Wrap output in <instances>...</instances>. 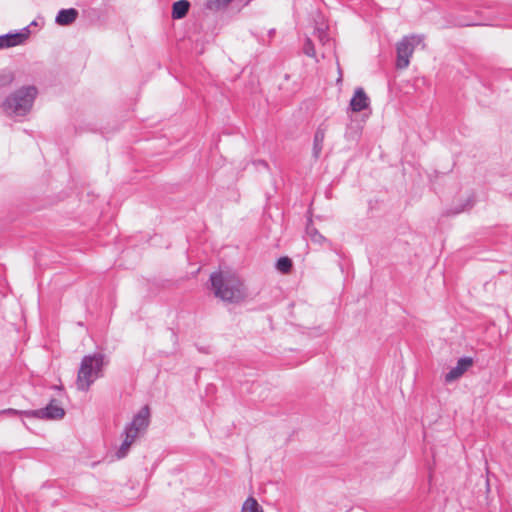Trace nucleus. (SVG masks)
Wrapping results in <instances>:
<instances>
[{"mask_svg":"<svg viewBox=\"0 0 512 512\" xmlns=\"http://www.w3.org/2000/svg\"><path fill=\"white\" fill-rule=\"evenodd\" d=\"M306 233L310 240L316 244L323 245L328 242V240L320 234L314 227L308 225L306 228Z\"/></svg>","mask_w":512,"mask_h":512,"instance_id":"4468645a","label":"nucleus"},{"mask_svg":"<svg viewBox=\"0 0 512 512\" xmlns=\"http://www.w3.org/2000/svg\"><path fill=\"white\" fill-rule=\"evenodd\" d=\"M150 411L148 406L142 407L133 417L130 424L125 427L124 439L116 452V457L122 459L126 457L131 445L135 440L146 431L149 425Z\"/></svg>","mask_w":512,"mask_h":512,"instance_id":"7ed1b4c3","label":"nucleus"},{"mask_svg":"<svg viewBox=\"0 0 512 512\" xmlns=\"http://www.w3.org/2000/svg\"><path fill=\"white\" fill-rule=\"evenodd\" d=\"M190 8V3L187 0H179L173 3L172 18L175 20L182 19L186 16Z\"/></svg>","mask_w":512,"mask_h":512,"instance_id":"9b49d317","label":"nucleus"},{"mask_svg":"<svg viewBox=\"0 0 512 512\" xmlns=\"http://www.w3.org/2000/svg\"><path fill=\"white\" fill-rule=\"evenodd\" d=\"M231 0H210V7L215 3L217 7L228 4Z\"/></svg>","mask_w":512,"mask_h":512,"instance_id":"6ab92c4d","label":"nucleus"},{"mask_svg":"<svg viewBox=\"0 0 512 512\" xmlns=\"http://www.w3.org/2000/svg\"><path fill=\"white\" fill-rule=\"evenodd\" d=\"M315 36L318 38L319 42L323 45H331V39L328 34V26L325 23H320L315 27L314 30Z\"/></svg>","mask_w":512,"mask_h":512,"instance_id":"ddd939ff","label":"nucleus"},{"mask_svg":"<svg viewBox=\"0 0 512 512\" xmlns=\"http://www.w3.org/2000/svg\"><path fill=\"white\" fill-rule=\"evenodd\" d=\"M471 358H461L458 360L456 367L452 368L445 376L446 382H452L463 375V373L472 365Z\"/></svg>","mask_w":512,"mask_h":512,"instance_id":"1a4fd4ad","label":"nucleus"},{"mask_svg":"<svg viewBox=\"0 0 512 512\" xmlns=\"http://www.w3.org/2000/svg\"><path fill=\"white\" fill-rule=\"evenodd\" d=\"M325 134L326 127L324 125L319 126L314 135L313 152L315 157H318L322 151Z\"/></svg>","mask_w":512,"mask_h":512,"instance_id":"f8f14e48","label":"nucleus"},{"mask_svg":"<svg viewBox=\"0 0 512 512\" xmlns=\"http://www.w3.org/2000/svg\"><path fill=\"white\" fill-rule=\"evenodd\" d=\"M30 36V30L25 27L19 31L0 35V49H7L22 45Z\"/></svg>","mask_w":512,"mask_h":512,"instance_id":"0eeeda50","label":"nucleus"},{"mask_svg":"<svg viewBox=\"0 0 512 512\" xmlns=\"http://www.w3.org/2000/svg\"><path fill=\"white\" fill-rule=\"evenodd\" d=\"M303 50H304V53L309 57H315V55H316L313 43L309 38L306 39Z\"/></svg>","mask_w":512,"mask_h":512,"instance_id":"a211bd4d","label":"nucleus"},{"mask_svg":"<svg viewBox=\"0 0 512 512\" xmlns=\"http://www.w3.org/2000/svg\"><path fill=\"white\" fill-rule=\"evenodd\" d=\"M78 16V11L74 8L62 9L58 12L55 22L60 26L72 24Z\"/></svg>","mask_w":512,"mask_h":512,"instance_id":"9d476101","label":"nucleus"},{"mask_svg":"<svg viewBox=\"0 0 512 512\" xmlns=\"http://www.w3.org/2000/svg\"><path fill=\"white\" fill-rule=\"evenodd\" d=\"M106 364L105 355L102 353L84 356L77 375V388L87 391L98 378L103 376V369Z\"/></svg>","mask_w":512,"mask_h":512,"instance_id":"f257e3e1","label":"nucleus"},{"mask_svg":"<svg viewBox=\"0 0 512 512\" xmlns=\"http://www.w3.org/2000/svg\"><path fill=\"white\" fill-rule=\"evenodd\" d=\"M24 413L28 417L47 420L62 419L65 415L64 409L58 405L55 400H52L45 408L26 411Z\"/></svg>","mask_w":512,"mask_h":512,"instance_id":"423d86ee","label":"nucleus"},{"mask_svg":"<svg viewBox=\"0 0 512 512\" xmlns=\"http://www.w3.org/2000/svg\"><path fill=\"white\" fill-rule=\"evenodd\" d=\"M370 106V99L365 93L364 89L358 87L355 89L354 94L350 100V108L353 112H360Z\"/></svg>","mask_w":512,"mask_h":512,"instance_id":"6e6552de","label":"nucleus"},{"mask_svg":"<svg viewBox=\"0 0 512 512\" xmlns=\"http://www.w3.org/2000/svg\"><path fill=\"white\" fill-rule=\"evenodd\" d=\"M276 268L281 273H288L292 268V261L288 257H281L276 263Z\"/></svg>","mask_w":512,"mask_h":512,"instance_id":"dca6fc26","label":"nucleus"},{"mask_svg":"<svg viewBox=\"0 0 512 512\" xmlns=\"http://www.w3.org/2000/svg\"><path fill=\"white\" fill-rule=\"evenodd\" d=\"M34 86H25L8 96L3 103L4 111L10 116H25L30 112L37 96Z\"/></svg>","mask_w":512,"mask_h":512,"instance_id":"20e7f679","label":"nucleus"},{"mask_svg":"<svg viewBox=\"0 0 512 512\" xmlns=\"http://www.w3.org/2000/svg\"><path fill=\"white\" fill-rule=\"evenodd\" d=\"M14 80V74L10 70L0 71V87L10 85Z\"/></svg>","mask_w":512,"mask_h":512,"instance_id":"f3484780","label":"nucleus"},{"mask_svg":"<svg viewBox=\"0 0 512 512\" xmlns=\"http://www.w3.org/2000/svg\"><path fill=\"white\" fill-rule=\"evenodd\" d=\"M423 42V37L419 35L405 36L397 43L396 52V67L398 69H405L410 64V58L419 44Z\"/></svg>","mask_w":512,"mask_h":512,"instance_id":"39448f33","label":"nucleus"},{"mask_svg":"<svg viewBox=\"0 0 512 512\" xmlns=\"http://www.w3.org/2000/svg\"><path fill=\"white\" fill-rule=\"evenodd\" d=\"M215 296L228 302H237L243 298L242 282L229 273L215 272L210 277Z\"/></svg>","mask_w":512,"mask_h":512,"instance_id":"f03ea898","label":"nucleus"},{"mask_svg":"<svg viewBox=\"0 0 512 512\" xmlns=\"http://www.w3.org/2000/svg\"><path fill=\"white\" fill-rule=\"evenodd\" d=\"M241 512H264L263 508L259 505L257 500L253 497H249L243 503Z\"/></svg>","mask_w":512,"mask_h":512,"instance_id":"2eb2a0df","label":"nucleus"}]
</instances>
